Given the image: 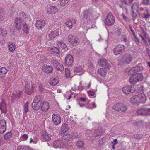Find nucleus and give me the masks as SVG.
Segmentation results:
<instances>
[{"mask_svg":"<svg viewBox=\"0 0 150 150\" xmlns=\"http://www.w3.org/2000/svg\"><path fill=\"white\" fill-rule=\"evenodd\" d=\"M80 100L81 102H85V104H81L80 103H78V104L81 107L85 106L86 108L88 109L91 108V107L90 106V104L89 103L88 101H87V99L86 98L83 97H80Z\"/></svg>","mask_w":150,"mask_h":150,"instance_id":"obj_12","label":"nucleus"},{"mask_svg":"<svg viewBox=\"0 0 150 150\" xmlns=\"http://www.w3.org/2000/svg\"><path fill=\"white\" fill-rule=\"evenodd\" d=\"M22 21L25 22L28 19V16L23 12L20 13L18 15Z\"/></svg>","mask_w":150,"mask_h":150,"instance_id":"obj_26","label":"nucleus"},{"mask_svg":"<svg viewBox=\"0 0 150 150\" xmlns=\"http://www.w3.org/2000/svg\"><path fill=\"white\" fill-rule=\"evenodd\" d=\"M91 131L90 130H86V135L87 136H89L90 135L91 133Z\"/></svg>","mask_w":150,"mask_h":150,"instance_id":"obj_63","label":"nucleus"},{"mask_svg":"<svg viewBox=\"0 0 150 150\" xmlns=\"http://www.w3.org/2000/svg\"><path fill=\"white\" fill-rule=\"evenodd\" d=\"M125 50V46L121 44H119L115 46L113 50V53L115 55L121 54Z\"/></svg>","mask_w":150,"mask_h":150,"instance_id":"obj_3","label":"nucleus"},{"mask_svg":"<svg viewBox=\"0 0 150 150\" xmlns=\"http://www.w3.org/2000/svg\"><path fill=\"white\" fill-rule=\"evenodd\" d=\"M40 97L39 96H36L33 100V102H35L37 103H41L40 102Z\"/></svg>","mask_w":150,"mask_h":150,"instance_id":"obj_54","label":"nucleus"},{"mask_svg":"<svg viewBox=\"0 0 150 150\" xmlns=\"http://www.w3.org/2000/svg\"><path fill=\"white\" fill-rule=\"evenodd\" d=\"M146 12L147 13V14H146L145 12H144L143 15L144 16V18L146 20L147 19L149 18L150 17V14L148 12V11L147 9H146Z\"/></svg>","mask_w":150,"mask_h":150,"instance_id":"obj_52","label":"nucleus"},{"mask_svg":"<svg viewBox=\"0 0 150 150\" xmlns=\"http://www.w3.org/2000/svg\"><path fill=\"white\" fill-rule=\"evenodd\" d=\"M89 96L91 98L92 96H94L95 95V93L92 91H89L88 92Z\"/></svg>","mask_w":150,"mask_h":150,"instance_id":"obj_57","label":"nucleus"},{"mask_svg":"<svg viewBox=\"0 0 150 150\" xmlns=\"http://www.w3.org/2000/svg\"><path fill=\"white\" fill-rule=\"evenodd\" d=\"M83 69V68L81 66H79L75 67L74 69V71L77 72H79L81 71Z\"/></svg>","mask_w":150,"mask_h":150,"instance_id":"obj_47","label":"nucleus"},{"mask_svg":"<svg viewBox=\"0 0 150 150\" xmlns=\"http://www.w3.org/2000/svg\"><path fill=\"white\" fill-rule=\"evenodd\" d=\"M42 69L45 73H50L53 71V69L51 66L44 64L42 66Z\"/></svg>","mask_w":150,"mask_h":150,"instance_id":"obj_13","label":"nucleus"},{"mask_svg":"<svg viewBox=\"0 0 150 150\" xmlns=\"http://www.w3.org/2000/svg\"><path fill=\"white\" fill-rule=\"evenodd\" d=\"M7 72L8 70L6 68L2 67L0 68V77L1 78L4 77Z\"/></svg>","mask_w":150,"mask_h":150,"instance_id":"obj_32","label":"nucleus"},{"mask_svg":"<svg viewBox=\"0 0 150 150\" xmlns=\"http://www.w3.org/2000/svg\"><path fill=\"white\" fill-rule=\"evenodd\" d=\"M59 35V32L57 30L52 31L50 32L48 35V37L50 39H53L56 36Z\"/></svg>","mask_w":150,"mask_h":150,"instance_id":"obj_25","label":"nucleus"},{"mask_svg":"<svg viewBox=\"0 0 150 150\" xmlns=\"http://www.w3.org/2000/svg\"><path fill=\"white\" fill-rule=\"evenodd\" d=\"M28 137V135L27 134H24L20 137V140L22 141L26 140Z\"/></svg>","mask_w":150,"mask_h":150,"instance_id":"obj_51","label":"nucleus"},{"mask_svg":"<svg viewBox=\"0 0 150 150\" xmlns=\"http://www.w3.org/2000/svg\"><path fill=\"white\" fill-rule=\"evenodd\" d=\"M113 108L115 111L122 112H125L127 110L126 107L122 103H117L114 105Z\"/></svg>","mask_w":150,"mask_h":150,"instance_id":"obj_4","label":"nucleus"},{"mask_svg":"<svg viewBox=\"0 0 150 150\" xmlns=\"http://www.w3.org/2000/svg\"><path fill=\"white\" fill-rule=\"evenodd\" d=\"M132 58L129 54H126L123 57L122 61L124 63L128 64L132 61Z\"/></svg>","mask_w":150,"mask_h":150,"instance_id":"obj_20","label":"nucleus"},{"mask_svg":"<svg viewBox=\"0 0 150 150\" xmlns=\"http://www.w3.org/2000/svg\"><path fill=\"white\" fill-rule=\"evenodd\" d=\"M64 62L65 64L68 66L72 65L74 62L72 56L70 54L67 55L65 58Z\"/></svg>","mask_w":150,"mask_h":150,"instance_id":"obj_14","label":"nucleus"},{"mask_svg":"<svg viewBox=\"0 0 150 150\" xmlns=\"http://www.w3.org/2000/svg\"><path fill=\"white\" fill-rule=\"evenodd\" d=\"M35 87L32 86L31 87L30 82H26L25 86V92L28 94H30L34 91Z\"/></svg>","mask_w":150,"mask_h":150,"instance_id":"obj_7","label":"nucleus"},{"mask_svg":"<svg viewBox=\"0 0 150 150\" xmlns=\"http://www.w3.org/2000/svg\"><path fill=\"white\" fill-rule=\"evenodd\" d=\"M59 78L57 76H55L51 78L49 81V84L52 86H55L59 82Z\"/></svg>","mask_w":150,"mask_h":150,"instance_id":"obj_19","label":"nucleus"},{"mask_svg":"<svg viewBox=\"0 0 150 150\" xmlns=\"http://www.w3.org/2000/svg\"><path fill=\"white\" fill-rule=\"evenodd\" d=\"M42 137L43 139L46 141H49L51 139L50 135L46 132L42 135Z\"/></svg>","mask_w":150,"mask_h":150,"instance_id":"obj_40","label":"nucleus"},{"mask_svg":"<svg viewBox=\"0 0 150 150\" xmlns=\"http://www.w3.org/2000/svg\"><path fill=\"white\" fill-rule=\"evenodd\" d=\"M67 131V128L66 124H64L62 125L61 129L60 132L61 134H63Z\"/></svg>","mask_w":150,"mask_h":150,"instance_id":"obj_38","label":"nucleus"},{"mask_svg":"<svg viewBox=\"0 0 150 150\" xmlns=\"http://www.w3.org/2000/svg\"><path fill=\"white\" fill-rule=\"evenodd\" d=\"M45 25V21L44 20H40L37 21L35 23L36 27L38 29H41Z\"/></svg>","mask_w":150,"mask_h":150,"instance_id":"obj_16","label":"nucleus"},{"mask_svg":"<svg viewBox=\"0 0 150 150\" xmlns=\"http://www.w3.org/2000/svg\"><path fill=\"white\" fill-rule=\"evenodd\" d=\"M4 17V13L3 10L0 8V19L2 20Z\"/></svg>","mask_w":150,"mask_h":150,"instance_id":"obj_56","label":"nucleus"},{"mask_svg":"<svg viewBox=\"0 0 150 150\" xmlns=\"http://www.w3.org/2000/svg\"><path fill=\"white\" fill-rule=\"evenodd\" d=\"M150 115V108H145V115Z\"/></svg>","mask_w":150,"mask_h":150,"instance_id":"obj_58","label":"nucleus"},{"mask_svg":"<svg viewBox=\"0 0 150 150\" xmlns=\"http://www.w3.org/2000/svg\"><path fill=\"white\" fill-rule=\"evenodd\" d=\"M140 69V68L139 67H136L131 68L129 71V73L133 75L129 79V82L131 83L135 84L139 82L136 78L135 73L138 71Z\"/></svg>","mask_w":150,"mask_h":150,"instance_id":"obj_1","label":"nucleus"},{"mask_svg":"<svg viewBox=\"0 0 150 150\" xmlns=\"http://www.w3.org/2000/svg\"><path fill=\"white\" fill-rule=\"evenodd\" d=\"M23 21L18 18H16L15 21V27L17 29L20 30L21 29L23 24Z\"/></svg>","mask_w":150,"mask_h":150,"instance_id":"obj_22","label":"nucleus"},{"mask_svg":"<svg viewBox=\"0 0 150 150\" xmlns=\"http://www.w3.org/2000/svg\"><path fill=\"white\" fill-rule=\"evenodd\" d=\"M38 139L36 137H34L33 138H31L29 143H33V144H36L38 142Z\"/></svg>","mask_w":150,"mask_h":150,"instance_id":"obj_48","label":"nucleus"},{"mask_svg":"<svg viewBox=\"0 0 150 150\" xmlns=\"http://www.w3.org/2000/svg\"><path fill=\"white\" fill-rule=\"evenodd\" d=\"M127 86L123 87L122 91L125 94H128L130 93H132L135 91V88L136 86Z\"/></svg>","mask_w":150,"mask_h":150,"instance_id":"obj_6","label":"nucleus"},{"mask_svg":"<svg viewBox=\"0 0 150 150\" xmlns=\"http://www.w3.org/2000/svg\"><path fill=\"white\" fill-rule=\"evenodd\" d=\"M135 75L136 76V78L139 81H141L143 79V76L142 74L140 73H135Z\"/></svg>","mask_w":150,"mask_h":150,"instance_id":"obj_43","label":"nucleus"},{"mask_svg":"<svg viewBox=\"0 0 150 150\" xmlns=\"http://www.w3.org/2000/svg\"><path fill=\"white\" fill-rule=\"evenodd\" d=\"M107 62V60L103 58L100 59L98 62V64L102 66H105Z\"/></svg>","mask_w":150,"mask_h":150,"instance_id":"obj_44","label":"nucleus"},{"mask_svg":"<svg viewBox=\"0 0 150 150\" xmlns=\"http://www.w3.org/2000/svg\"><path fill=\"white\" fill-rule=\"evenodd\" d=\"M138 4L137 3H134L133 4L132 8L134 17H136L137 15V12H138Z\"/></svg>","mask_w":150,"mask_h":150,"instance_id":"obj_23","label":"nucleus"},{"mask_svg":"<svg viewBox=\"0 0 150 150\" xmlns=\"http://www.w3.org/2000/svg\"><path fill=\"white\" fill-rule=\"evenodd\" d=\"M130 102L134 104H139L138 99L137 95L134 96L131 98L130 99Z\"/></svg>","mask_w":150,"mask_h":150,"instance_id":"obj_33","label":"nucleus"},{"mask_svg":"<svg viewBox=\"0 0 150 150\" xmlns=\"http://www.w3.org/2000/svg\"><path fill=\"white\" fill-rule=\"evenodd\" d=\"M17 150H34L33 149L29 148L28 146H18L17 148Z\"/></svg>","mask_w":150,"mask_h":150,"instance_id":"obj_39","label":"nucleus"},{"mask_svg":"<svg viewBox=\"0 0 150 150\" xmlns=\"http://www.w3.org/2000/svg\"><path fill=\"white\" fill-rule=\"evenodd\" d=\"M67 38L68 41L72 45L76 46L79 44L78 39L75 36L70 34L68 35Z\"/></svg>","mask_w":150,"mask_h":150,"instance_id":"obj_5","label":"nucleus"},{"mask_svg":"<svg viewBox=\"0 0 150 150\" xmlns=\"http://www.w3.org/2000/svg\"><path fill=\"white\" fill-rule=\"evenodd\" d=\"M144 87L140 85L139 86V88L138 89V91H140V92H139V93H143V91L144 90ZM138 93H139V92Z\"/></svg>","mask_w":150,"mask_h":150,"instance_id":"obj_59","label":"nucleus"},{"mask_svg":"<svg viewBox=\"0 0 150 150\" xmlns=\"http://www.w3.org/2000/svg\"><path fill=\"white\" fill-rule=\"evenodd\" d=\"M3 30L2 31V35L3 36H5L7 34V31L5 28H3Z\"/></svg>","mask_w":150,"mask_h":150,"instance_id":"obj_64","label":"nucleus"},{"mask_svg":"<svg viewBox=\"0 0 150 150\" xmlns=\"http://www.w3.org/2000/svg\"><path fill=\"white\" fill-rule=\"evenodd\" d=\"M46 11L48 13L53 15L57 13L58 12V10L56 6H50L47 7L46 8Z\"/></svg>","mask_w":150,"mask_h":150,"instance_id":"obj_9","label":"nucleus"},{"mask_svg":"<svg viewBox=\"0 0 150 150\" xmlns=\"http://www.w3.org/2000/svg\"><path fill=\"white\" fill-rule=\"evenodd\" d=\"M105 66L107 68L109 69H110L111 67V66L110 64L109 63H108L107 62Z\"/></svg>","mask_w":150,"mask_h":150,"instance_id":"obj_62","label":"nucleus"},{"mask_svg":"<svg viewBox=\"0 0 150 150\" xmlns=\"http://www.w3.org/2000/svg\"><path fill=\"white\" fill-rule=\"evenodd\" d=\"M76 145L79 148H80L82 147L84 144V142L82 141H79L76 142Z\"/></svg>","mask_w":150,"mask_h":150,"instance_id":"obj_45","label":"nucleus"},{"mask_svg":"<svg viewBox=\"0 0 150 150\" xmlns=\"http://www.w3.org/2000/svg\"><path fill=\"white\" fill-rule=\"evenodd\" d=\"M115 22V19L112 14L111 13H109L105 20V24L109 26L113 25Z\"/></svg>","mask_w":150,"mask_h":150,"instance_id":"obj_2","label":"nucleus"},{"mask_svg":"<svg viewBox=\"0 0 150 150\" xmlns=\"http://www.w3.org/2000/svg\"><path fill=\"white\" fill-rule=\"evenodd\" d=\"M73 136L72 134H66L62 137V138L67 141H70L72 139Z\"/></svg>","mask_w":150,"mask_h":150,"instance_id":"obj_37","label":"nucleus"},{"mask_svg":"<svg viewBox=\"0 0 150 150\" xmlns=\"http://www.w3.org/2000/svg\"><path fill=\"white\" fill-rule=\"evenodd\" d=\"M8 44L9 50L11 52H13L16 48L15 44L11 42H9Z\"/></svg>","mask_w":150,"mask_h":150,"instance_id":"obj_34","label":"nucleus"},{"mask_svg":"<svg viewBox=\"0 0 150 150\" xmlns=\"http://www.w3.org/2000/svg\"><path fill=\"white\" fill-rule=\"evenodd\" d=\"M137 112L139 115H145V108H141L138 110Z\"/></svg>","mask_w":150,"mask_h":150,"instance_id":"obj_50","label":"nucleus"},{"mask_svg":"<svg viewBox=\"0 0 150 150\" xmlns=\"http://www.w3.org/2000/svg\"><path fill=\"white\" fill-rule=\"evenodd\" d=\"M57 45L60 49L64 50V51L66 50L67 46L64 42L58 41L57 42Z\"/></svg>","mask_w":150,"mask_h":150,"instance_id":"obj_29","label":"nucleus"},{"mask_svg":"<svg viewBox=\"0 0 150 150\" xmlns=\"http://www.w3.org/2000/svg\"><path fill=\"white\" fill-rule=\"evenodd\" d=\"M39 90L41 92H43L44 91V86L42 83H40L39 86Z\"/></svg>","mask_w":150,"mask_h":150,"instance_id":"obj_55","label":"nucleus"},{"mask_svg":"<svg viewBox=\"0 0 150 150\" xmlns=\"http://www.w3.org/2000/svg\"><path fill=\"white\" fill-rule=\"evenodd\" d=\"M53 146L55 148H64L65 145L62 140L59 139L55 141L53 144Z\"/></svg>","mask_w":150,"mask_h":150,"instance_id":"obj_10","label":"nucleus"},{"mask_svg":"<svg viewBox=\"0 0 150 150\" xmlns=\"http://www.w3.org/2000/svg\"><path fill=\"white\" fill-rule=\"evenodd\" d=\"M107 70L104 68L99 69L97 71V73L100 76L102 77H104L107 74Z\"/></svg>","mask_w":150,"mask_h":150,"instance_id":"obj_28","label":"nucleus"},{"mask_svg":"<svg viewBox=\"0 0 150 150\" xmlns=\"http://www.w3.org/2000/svg\"><path fill=\"white\" fill-rule=\"evenodd\" d=\"M12 136V133L11 132H9L6 133L4 136V138L5 139L7 140L10 139Z\"/></svg>","mask_w":150,"mask_h":150,"instance_id":"obj_41","label":"nucleus"},{"mask_svg":"<svg viewBox=\"0 0 150 150\" xmlns=\"http://www.w3.org/2000/svg\"><path fill=\"white\" fill-rule=\"evenodd\" d=\"M0 110L2 113H6L7 112V108L5 100L4 99H2L1 102H0Z\"/></svg>","mask_w":150,"mask_h":150,"instance_id":"obj_18","label":"nucleus"},{"mask_svg":"<svg viewBox=\"0 0 150 150\" xmlns=\"http://www.w3.org/2000/svg\"><path fill=\"white\" fill-rule=\"evenodd\" d=\"M139 104L145 103L146 100V98L144 93H141L137 94Z\"/></svg>","mask_w":150,"mask_h":150,"instance_id":"obj_17","label":"nucleus"},{"mask_svg":"<svg viewBox=\"0 0 150 150\" xmlns=\"http://www.w3.org/2000/svg\"><path fill=\"white\" fill-rule=\"evenodd\" d=\"M52 120L53 122L56 125L60 124L61 119L60 116L58 114H54L52 115Z\"/></svg>","mask_w":150,"mask_h":150,"instance_id":"obj_8","label":"nucleus"},{"mask_svg":"<svg viewBox=\"0 0 150 150\" xmlns=\"http://www.w3.org/2000/svg\"><path fill=\"white\" fill-rule=\"evenodd\" d=\"M83 19H82L81 20V23H83V27L84 26H85L86 25L87 26L86 28L88 29V28L89 26H88V24H87V23H84L83 21H85V22L86 21V20H87V19L88 18L89 16H90V12L88 10H86L84 11L83 13Z\"/></svg>","mask_w":150,"mask_h":150,"instance_id":"obj_11","label":"nucleus"},{"mask_svg":"<svg viewBox=\"0 0 150 150\" xmlns=\"http://www.w3.org/2000/svg\"><path fill=\"white\" fill-rule=\"evenodd\" d=\"M40 106L41 109L43 111H46L49 108V104L47 102H41L40 103Z\"/></svg>","mask_w":150,"mask_h":150,"instance_id":"obj_24","label":"nucleus"},{"mask_svg":"<svg viewBox=\"0 0 150 150\" xmlns=\"http://www.w3.org/2000/svg\"><path fill=\"white\" fill-rule=\"evenodd\" d=\"M41 103L33 102L32 104V108L35 110H38L40 107V105Z\"/></svg>","mask_w":150,"mask_h":150,"instance_id":"obj_36","label":"nucleus"},{"mask_svg":"<svg viewBox=\"0 0 150 150\" xmlns=\"http://www.w3.org/2000/svg\"><path fill=\"white\" fill-rule=\"evenodd\" d=\"M47 50L50 53L52 54H58L59 53V49L54 47H48Z\"/></svg>","mask_w":150,"mask_h":150,"instance_id":"obj_27","label":"nucleus"},{"mask_svg":"<svg viewBox=\"0 0 150 150\" xmlns=\"http://www.w3.org/2000/svg\"><path fill=\"white\" fill-rule=\"evenodd\" d=\"M143 3L144 4L147 5L150 4V1L149 0H142Z\"/></svg>","mask_w":150,"mask_h":150,"instance_id":"obj_61","label":"nucleus"},{"mask_svg":"<svg viewBox=\"0 0 150 150\" xmlns=\"http://www.w3.org/2000/svg\"><path fill=\"white\" fill-rule=\"evenodd\" d=\"M133 0H121L125 4L128 3H131Z\"/></svg>","mask_w":150,"mask_h":150,"instance_id":"obj_60","label":"nucleus"},{"mask_svg":"<svg viewBox=\"0 0 150 150\" xmlns=\"http://www.w3.org/2000/svg\"><path fill=\"white\" fill-rule=\"evenodd\" d=\"M22 30L23 32L26 35L29 33V28L28 25L26 24H24L22 28Z\"/></svg>","mask_w":150,"mask_h":150,"instance_id":"obj_35","label":"nucleus"},{"mask_svg":"<svg viewBox=\"0 0 150 150\" xmlns=\"http://www.w3.org/2000/svg\"><path fill=\"white\" fill-rule=\"evenodd\" d=\"M76 21L75 20L69 19L66 22V24L70 28L72 27L73 25L76 23Z\"/></svg>","mask_w":150,"mask_h":150,"instance_id":"obj_31","label":"nucleus"},{"mask_svg":"<svg viewBox=\"0 0 150 150\" xmlns=\"http://www.w3.org/2000/svg\"><path fill=\"white\" fill-rule=\"evenodd\" d=\"M65 77L66 78H69L71 76V74L70 70L66 68L65 69Z\"/></svg>","mask_w":150,"mask_h":150,"instance_id":"obj_42","label":"nucleus"},{"mask_svg":"<svg viewBox=\"0 0 150 150\" xmlns=\"http://www.w3.org/2000/svg\"><path fill=\"white\" fill-rule=\"evenodd\" d=\"M6 128V124L4 120H0V133L2 134L4 133Z\"/></svg>","mask_w":150,"mask_h":150,"instance_id":"obj_15","label":"nucleus"},{"mask_svg":"<svg viewBox=\"0 0 150 150\" xmlns=\"http://www.w3.org/2000/svg\"><path fill=\"white\" fill-rule=\"evenodd\" d=\"M54 66L56 69L60 71H62L64 69V67L63 65L59 62L55 63Z\"/></svg>","mask_w":150,"mask_h":150,"instance_id":"obj_30","label":"nucleus"},{"mask_svg":"<svg viewBox=\"0 0 150 150\" xmlns=\"http://www.w3.org/2000/svg\"><path fill=\"white\" fill-rule=\"evenodd\" d=\"M69 0H59L60 5L62 6H63L68 3Z\"/></svg>","mask_w":150,"mask_h":150,"instance_id":"obj_49","label":"nucleus"},{"mask_svg":"<svg viewBox=\"0 0 150 150\" xmlns=\"http://www.w3.org/2000/svg\"><path fill=\"white\" fill-rule=\"evenodd\" d=\"M21 93L22 92L20 91L15 90L13 91L11 96L12 101L16 100L17 98L21 95Z\"/></svg>","mask_w":150,"mask_h":150,"instance_id":"obj_21","label":"nucleus"},{"mask_svg":"<svg viewBox=\"0 0 150 150\" xmlns=\"http://www.w3.org/2000/svg\"><path fill=\"white\" fill-rule=\"evenodd\" d=\"M29 103L28 102L24 104V114H26L27 112L28 111V106Z\"/></svg>","mask_w":150,"mask_h":150,"instance_id":"obj_46","label":"nucleus"},{"mask_svg":"<svg viewBox=\"0 0 150 150\" xmlns=\"http://www.w3.org/2000/svg\"><path fill=\"white\" fill-rule=\"evenodd\" d=\"M101 134V132L98 130L94 131V134L93 135L94 137H96L97 136H100Z\"/></svg>","mask_w":150,"mask_h":150,"instance_id":"obj_53","label":"nucleus"}]
</instances>
